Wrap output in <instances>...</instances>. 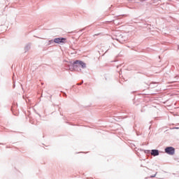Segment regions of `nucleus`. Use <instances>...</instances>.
I'll use <instances>...</instances> for the list:
<instances>
[{"label": "nucleus", "mask_w": 179, "mask_h": 179, "mask_svg": "<svg viewBox=\"0 0 179 179\" xmlns=\"http://www.w3.org/2000/svg\"><path fill=\"white\" fill-rule=\"evenodd\" d=\"M165 152L169 155H173L175 153V149L173 147H166L165 149Z\"/></svg>", "instance_id": "nucleus-1"}, {"label": "nucleus", "mask_w": 179, "mask_h": 179, "mask_svg": "<svg viewBox=\"0 0 179 179\" xmlns=\"http://www.w3.org/2000/svg\"><path fill=\"white\" fill-rule=\"evenodd\" d=\"M74 64L76 65V66H81L82 68H86V64L80 60H76V62H74Z\"/></svg>", "instance_id": "nucleus-2"}, {"label": "nucleus", "mask_w": 179, "mask_h": 179, "mask_svg": "<svg viewBox=\"0 0 179 179\" xmlns=\"http://www.w3.org/2000/svg\"><path fill=\"white\" fill-rule=\"evenodd\" d=\"M66 39L64 38H56L54 40V42L56 43H64Z\"/></svg>", "instance_id": "nucleus-3"}, {"label": "nucleus", "mask_w": 179, "mask_h": 179, "mask_svg": "<svg viewBox=\"0 0 179 179\" xmlns=\"http://www.w3.org/2000/svg\"><path fill=\"white\" fill-rule=\"evenodd\" d=\"M151 155L152 156H158L159 155V150H151Z\"/></svg>", "instance_id": "nucleus-4"}, {"label": "nucleus", "mask_w": 179, "mask_h": 179, "mask_svg": "<svg viewBox=\"0 0 179 179\" xmlns=\"http://www.w3.org/2000/svg\"><path fill=\"white\" fill-rule=\"evenodd\" d=\"M83 80H82V82L79 84H78V85H83Z\"/></svg>", "instance_id": "nucleus-5"}, {"label": "nucleus", "mask_w": 179, "mask_h": 179, "mask_svg": "<svg viewBox=\"0 0 179 179\" xmlns=\"http://www.w3.org/2000/svg\"><path fill=\"white\" fill-rule=\"evenodd\" d=\"M178 49H179V47H178Z\"/></svg>", "instance_id": "nucleus-6"}]
</instances>
